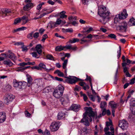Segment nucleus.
<instances>
[{
    "label": "nucleus",
    "mask_w": 135,
    "mask_h": 135,
    "mask_svg": "<svg viewBox=\"0 0 135 135\" xmlns=\"http://www.w3.org/2000/svg\"><path fill=\"white\" fill-rule=\"evenodd\" d=\"M98 14L101 18L99 21L103 24H105L109 21L108 17L111 13L106 7L103 5L99 6L98 8Z\"/></svg>",
    "instance_id": "nucleus-1"
},
{
    "label": "nucleus",
    "mask_w": 135,
    "mask_h": 135,
    "mask_svg": "<svg viewBox=\"0 0 135 135\" xmlns=\"http://www.w3.org/2000/svg\"><path fill=\"white\" fill-rule=\"evenodd\" d=\"M85 108H87L86 112L83 114V118L81 120L80 122L83 123L86 126H89L90 123L88 121V119L90 122H91L92 119L91 117H92L96 119L97 117V112L94 113L92 110L91 108H88V107H86Z\"/></svg>",
    "instance_id": "nucleus-2"
},
{
    "label": "nucleus",
    "mask_w": 135,
    "mask_h": 135,
    "mask_svg": "<svg viewBox=\"0 0 135 135\" xmlns=\"http://www.w3.org/2000/svg\"><path fill=\"white\" fill-rule=\"evenodd\" d=\"M64 87L61 85H59L55 89L53 93V95L55 98H59L61 97L63 94Z\"/></svg>",
    "instance_id": "nucleus-3"
},
{
    "label": "nucleus",
    "mask_w": 135,
    "mask_h": 135,
    "mask_svg": "<svg viewBox=\"0 0 135 135\" xmlns=\"http://www.w3.org/2000/svg\"><path fill=\"white\" fill-rule=\"evenodd\" d=\"M26 84L27 83L26 82H19L16 79H14L13 80V85L14 87H18L20 88H22V86H23V84Z\"/></svg>",
    "instance_id": "nucleus-4"
},
{
    "label": "nucleus",
    "mask_w": 135,
    "mask_h": 135,
    "mask_svg": "<svg viewBox=\"0 0 135 135\" xmlns=\"http://www.w3.org/2000/svg\"><path fill=\"white\" fill-rule=\"evenodd\" d=\"M66 79L65 80L66 82L70 84H75L78 81L77 78L75 77L69 76L66 77Z\"/></svg>",
    "instance_id": "nucleus-5"
},
{
    "label": "nucleus",
    "mask_w": 135,
    "mask_h": 135,
    "mask_svg": "<svg viewBox=\"0 0 135 135\" xmlns=\"http://www.w3.org/2000/svg\"><path fill=\"white\" fill-rule=\"evenodd\" d=\"M118 125L123 130L126 129L128 127V123L124 120H120Z\"/></svg>",
    "instance_id": "nucleus-6"
},
{
    "label": "nucleus",
    "mask_w": 135,
    "mask_h": 135,
    "mask_svg": "<svg viewBox=\"0 0 135 135\" xmlns=\"http://www.w3.org/2000/svg\"><path fill=\"white\" fill-rule=\"evenodd\" d=\"M5 54L6 55V59H7L8 58H9L11 60H14L16 59V56L10 50L8 51V53L7 54L5 53Z\"/></svg>",
    "instance_id": "nucleus-7"
},
{
    "label": "nucleus",
    "mask_w": 135,
    "mask_h": 135,
    "mask_svg": "<svg viewBox=\"0 0 135 135\" xmlns=\"http://www.w3.org/2000/svg\"><path fill=\"white\" fill-rule=\"evenodd\" d=\"M59 128L58 123L55 122H52L50 126L51 130L52 132L57 131Z\"/></svg>",
    "instance_id": "nucleus-8"
},
{
    "label": "nucleus",
    "mask_w": 135,
    "mask_h": 135,
    "mask_svg": "<svg viewBox=\"0 0 135 135\" xmlns=\"http://www.w3.org/2000/svg\"><path fill=\"white\" fill-rule=\"evenodd\" d=\"M15 96L11 94H7L6 95L5 99V102L8 103L12 101L14 99Z\"/></svg>",
    "instance_id": "nucleus-9"
},
{
    "label": "nucleus",
    "mask_w": 135,
    "mask_h": 135,
    "mask_svg": "<svg viewBox=\"0 0 135 135\" xmlns=\"http://www.w3.org/2000/svg\"><path fill=\"white\" fill-rule=\"evenodd\" d=\"M128 15L126 10L124 9L120 14L119 15L118 17L120 19H124L126 18Z\"/></svg>",
    "instance_id": "nucleus-10"
},
{
    "label": "nucleus",
    "mask_w": 135,
    "mask_h": 135,
    "mask_svg": "<svg viewBox=\"0 0 135 135\" xmlns=\"http://www.w3.org/2000/svg\"><path fill=\"white\" fill-rule=\"evenodd\" d=\"M127 27V24L126 22H124L123 23L121 26H119L118 27L119 30L122 31H126Z\"/></svg>",
    "instance_id": "nucleus-11"
},
{
    "label": "nucleus",
    "mask_w": 135,
    "mask_h": 135,
    "mask_svg": "<svg viewBox=\"0 0 135 135\" xmlns=\"http://www.w3.org/2000/svg\"><path fill=\"white\" fill-rule=\"evenodd\" d=\"M130 109L132 113L135 115V100H132L130 103Z\"/></svg>",
    "instance_id": "nucleus-12"
},
{
    "label": "nucleus",
    "mask_w": 135,
    "mask_h": 135,
    "mask_svg": "<svg viewBox=\"0 0 135 135\" xmlns=\"http://www.w3.org/2000/svg\"><path fill=\"white\" fill-rule=\"evenodd\" d=\"M21 21L22 22V25L25 24L29 21L28 17L25 16H24L22 17H21Z\"/></svg>",
    "instance_id": "nucleus-13"
},
{
    "label": "nucleus",
    "mask_w": 135,
    "mask_h": 135,
    "mask_svg": "<svg viewBox=\"0 0 135 135\" xmlns=\"http://www.w3.org/2000/svg\"><path fill=\"white\" fill-rule=\"evenodd\" d=\"M80 108V105L76 104H73L71 107L72 109L75 111H78Z\"/></svg>",
    "instance_id": "nucleus-14"
},
{
    "label": "nucleus",
    "mask_w": 135,
    "mask_h": 135,
    "mask_svg": "<svg viewBox=\"0 0 135 135\" xmlns=\"http://www.w3.org/2000/svg\"><path fill=\"white\" fill-rule=\"evenodd\" d=\"M42 47L41 45L40 44L37 45L35 47L37 52L39 54H41L42 52Z\"/></svg>",
    "instance_id": "nucleus-15"
},
{
    "label": "nucleus",
    "mask_w": 135,
    "mask_h": 135,
    "mask_svg": "<svg viewBox=\"0 0 135 135\" xmlns=\"http://www.w3.org/2000/svg\"><path fill=\"white\" fill-rule=\"evenodd\" d=\"M6 119V115L5 113L0 112V123L3 122Z\"/></svg>",
    "instance_id": "nucleus-16"
},
{
    "label": "nucleus",
    "mask_w": 135,
    "mask_h": 135,
    "mask_svg": "<svg viewBox=\"0 0 135 135\" xmlns=\"http://www.w3.org/2000/svg\"><path fill=\"white\" fill-rule=\"evenodd\" d=\"M40 68H41L44 69L47 72H49L51 70H53V68H51L50 69H48L46 68V65L44 63H40L38 65Z\"/></svg>",
    "instance_id": "nucleus-17"
},
{
    "label": "nucleus",
    "mask_w": 135,
    "mask_h": 135,
    "mask_svg": "<svg viewBox=\"0 0 135 135\" xmlns=\"http://www.w3.org/2000/svg\"><path fill=\"white\" fill-rule=\"evenodd\" d=\"M33 4L32 3H28L23 7V10L25 11H28L29 9L30 8L33 6Z\"/></svg>",
    "instance_id": "nucleus-18"
},
{
    "label": "nucleus",
    "mask_w": 135,
    "mask_h": 135,
    "mask_svg": "<svg viewBox=\"0 0 135 135\" xmlns=\"http://www.w3.org/2000/svg\"><path fill=\"white\" fill-rule=\"evenodd\" d=\"M109 105L110 106L112 109H115L117 108L118 105V104L116 103L113 101L109 102Z\"/></svg>",
    "instance_id": "nucleus-19"
},
{
    "label": "nucleus",
    "mask_w": 135,
    "mask_h": 135,
    "mask_svg": "<svg viewBox=\"0 0 135 135\" xmlns=\"http://www.w3.org/2000/svg\"><path fill=\"white\" fill-rule=\"evenodd\" d=\"M3 63L4 65H7L9 66H11L13 65V63L9 59L4 60L3 62Z\"/></svg>",
    "instance_id": "nucleus-20"
},
{
    "label": "nucleus",
    "mask_w": 135,
    "mask_h": 135,
    "mask_svg": "<svg viewBox=\"0 0 135 135\" xmlns=\"http://www.w3.org/2000/svg\"><path fill=\"white\" fill-rule=\"evenodd\" d=\"M65 117L64 112L61 111L59 112L57 115V118L59 119L63 118Z\"/></svg>",
    "instance_id": "nucleus-21"
},
{
    "label": "nucleus",
    "mask_w": 135,
    "mask_h": 135,
    "mask_svg": "<svg viewBox=\"0 0 135 135\" xmlns=\"http://www.w3.org/2000/svg\"><path fill=\"white\" fill-rule=\"evenodd\" d=\"M87 128L86 127H84L80 131H79L80 134L81 135H85L87 133Z\"/></svg>",
    "instance_id": "nucleus-22"
},
{
    "label": "nucleus",
    "mask_w": 135,
    "mask_h": 135,
    "mask_svg": "<svg viewBox=\"0 0 135 135\" xmlns=\"http://www.w3.org/2000/svg\"><path fill=\"white\" fill-rule=\"evenodd\" d=\"M2 13L5 14L6 16L7 15V14L11 13V12L9 9L7 8H4L2 9Z\"/></svg>",
    "instance_id": "nucleus-23"
},
{
    "label": "nucleus",
    "mask_w": 135,
    "mask_h": 135,
    "mask_svg": "<svg viewBox=\"0 0 135 135\" xmlns=\"http://www.w3.org/2000/svg\"><path fill=\"white\" fill-rule=\"evenodd\" d=\"M35 64V62H27L25 63V62H22L20 63L19 65L22 66H24L26 65H34Z\"/></svg>",
    "instance_id": "nucleus-24"
},
{
    "label": "nucleus",
    "mask_w": 135,
    "mask_h": 135,
    "mask_svg": "<svg viewBox=\"0 0 135 135\" xmlns=\"http://www.w3.org/2000/svg\"><path fill=\"white\" fill-rule=\"evenodd\" d=\"M49 26L51 28H52L57 27V26L56 25L55 22L51 21L49 23Z\"/></svg>",
    "instance_id": "nucleus-25"
},
{
    "label": "nucleus",
    "mask_w": 135,
    "mask_h": 135,
    "mask_svg": "<svg viewBox=\"0 0 135 135\" xmlns=\"http://www.w3.org/2000/svg\"><path fill=\"white\" fill-rule=\"evenodd\" d=\"M65 51L66 49H64V46H58L55 48V50L56 51H60L62 50Z\"/></svg>",
    "instance_id": "nucleus-26"
},
{
    "label": "nucleus",
    "mask_w": 135,
    "mask_h": 135,
    "mask_svg": "<svg viewBox=\"0 0 135 135\" xmlns=\"http://www.w3.org/2000/svg\"><path fill=\"white\" fill-rule=\"evenodd\" d=\"M51 89L50 87H47L45 88L43 90V93L45 94H47L51 91Z\"/></svg>",
    "instance_id": "nucleus-27"
},
{
    "label": "nucleus",
    "mask_w": 135,
    "mask_h": 135,
    "mask_svg": "<svg viewBox=\"0 0 135 135\" xmlns=\"http://www.w3.org/2000/svg\"><path fill=\"white\" fill-rule=\"evenodd\" d=\"M28 83L30 84H31L32 81V79L31 76L29 75H27Z\"/></svg>",
    "instance_id": "nucleus-28"
},
{
    "label": "nucleus",
    "mask_w": 135,
    "mask_h": 135,
    "mask_svg": "<svg viewBox=\"0 0 135 135\" xmlns=\"http://www.w3.org/2000/svg\"><path fill=\"white\" fill-rule=\"evenodd\" d=\"M55 73L57 74L59 76L63 77L64 76L63 73L59 70H56Z\"/></svg>",
    "instance_id": "nucleus-29"
},
{
    "label": "nucleus",
    "mask_w": 135,
    "mask_h": 135,
    "mask_svg": "<svg viewBox=\"0 0 135 135\" xmlns=\"http://www.w3.org/2000/svg\"><path fill=\"white\" fill-rule=\"evenodd\" d=\"M3 89L6 91H9L11 89V86L10 85L7 84L4 86Z\"/></svg>",
    "instance_id": "nucleus-30"
},
{
    "label": "nucleus",
    "mask_w": 135,
    "mask_h": 135,
    "mask_svg": "<svg viewBox=\"0 0 135 135\" xmlns=\"http://www.w3.org/2000/svg\"><path fill=\"white\" fill-rule=\"evenodd\" d=\"M26 29V27H22L20 28H17L16 29H15L13 30V32H15L17 31H19L21 30H23L24 29Z\"/></svg>",
    "instance_id": "nucleus-31"
},
{
    "label": "nucleus",
    "mask_w": 135,
    "mask_h": 135,
    "mask_svg": "<svg viewBox=\"0 0 135 135\" xmlns=\"http://www.w3.org/2000/svg\"><path fill=\"white\" fill-rule=\"evenodd\" d=\"M21 48L22 49V51H23L26 52L28 50V49L27 47L24 45V44L21 46Z\"/></svg>",
    "instance_id": "nucleus-32"
},
{
    "label": "nucleus",
    "mask_w": 135,
    "mask_h": 135,
    "mask_svg": "<svg viewBox=\"0 0 135 135\" xmlns=\"http://www.w3.org/2000/svg\"><path fill=\"white\" fill-rule=\"evenodd\" d=\"M21 22V17H19L16 19L15 20L13 24L16 25L18 23L20 22Z\"/></svg>",
    "instance_id": "nucleus-33"
},
{
    "label": "nucleus",
    "mask_w": 135,
    "mask_h": 135,
    "mask_svg": "<svg viewBox=\"0 0 135 135\" xmlns=\"http://www.w3.org/2000/svg\"><path fill=\"white\" fill-rule=\"evenodd\" d=\"M129 22L131 23L130 24L132 25H135V19L133 18H132L129 20Z\"/></svg>",
    "instance_id": "nucleus-34"
},
{
    "label": "nucleus",
    "mask_w": 135,
    "mask_h": 135,
    "mask_svg": "<svg viewBox=\"0 0 135 135\" xmlns=\"http://www.w3.org/2000/svg\"><path fill=\"white\" fill-rule=\"evenodd\" d=\"M79 39L77 38H74L73 39V40H70L69 42L70 43H75L76 42H78L79 41Z\"/></svg>",
    "instance_id": "nucleus-35"
},
{
    "label": "nucleus",
    "mask_w": 135,
    "mask_h": 135,
    "mask_svg": "<svg viewBox=\"0 0 135 135\" xmlns=\"http://www.w3.org/2000/svg\"><path fill=\"white\" fill-rule=\"evenodd\" d=\"M107 103L105 102H101L100 104V107L101 108L103 109L105 107Z\"/></svg>",
    "instance_id": "nucleus-36"
},
{
    "label": "nucleus",
    "mask_w": 135,
    "mask_h": 135,
    "mask_svg": "<svg viewBox=\"0 0 135 135\" xmlns=\"http://www.w3.org/2000/svg\"><path fill=\"white\" fill-rule=\"evenodd\" d=\"M68 61V60L67 59L64 60V62L62 64V68L63 69H65L66 68Z\"/></svg>",
    "instance_id": "nucleus-37"
},
{
    "label": "nucleus",
    "mask_w": 135,
    "mask_h": 135,
    "mask_svg": "<svg viewBox=\"0 0 135 135\" xmlns=\"http://www.w3.org/2000/svg\"><path fill=\"white\" fill-rule=\"evenodd\" d=\"M52 76L49 74H46L44 78V79L45 80H49L50 79L52 78Z\"/></svg>",
    "instance_id": "nucleus-38"
},
{
    "label": "nucleus",
    "mask_w": 135,
    "mask_h": 135,
    "mask_svg": "<svg viewBox=\"0 0 135 135\" xmlns=\"http://www.w3.org/2000/svg\"><path fill=\"white\" fill-rule=\"evenodd\" d=\"M36 83L38 86H41L42 84V81L41 79H38L37 80Z\"/></svg>",
    "instance_id": "nucleus-39"
},
{
    "label": "nucleus",
    "mask_w": 135,
    "mask_h": 135,
    "mask_svg": "<svg viewBox=\"0 0 135 135\" xmlns=\"http://www.w3.org/2000/svg\"><path fill=\"white\" fill-rule=\"evenodd\" d=\"M33 33V32H32L29 33L27 36V38L30 39H32L33 38L32 35Z\"/></svg>",
    "instance_id": "nucleus-40"
},
{
    "label": "nucleus",
    "mask_w": 135,
    "mask_h": 135,
    "mask_svg": "<svg viewBox=\"0 0 135 135\" xmlns=\"http://www.w3.org/2000/svg\"><path fill=\"white\" fill-rule=\"evenodd\" d=\"M46 58L47 59H49L51 60H54V57L51 55H48L46 56Z\"/></svg>",
    "instance_id": "nucleus-41"
},
{
    "label": "nucleus",
    "mask_w": 135,
    "mask_h": 135,
    "mask_svg": "<svg viewBox=\"0 0 135 135\" xmlns=\"http://www.w3.org/2000/svg\"><path fill=\"white\" fill-rule=\"evenodd\" d=\"M51 12H49L48 11H46L45 12H42L43 13L41 14L40 15V18H41L43 17L45 15H47V14H48L50 13H51Z\"/></svg>",
    "instance_id": "nucleus-42"
},
{
    "label": "nucleus",
    "mask_w": 135,
    "mask_h": 135,
    "mask_svg": "<svg viewBox=\"0 0 135 135\" xmlns=\"http://www.w3.org/2000/svg\"><path fill=\"white\" fill-rule=\"evenodd\" d=\"M62 20L60 18H58L57 19L56 22H55L57 26V25H60L61 23Z\"/></svg>",
    "instance_id": "nucleus-43"
},
{
    "label": "nucleus",
    "mask_w": 135,
    "mask_h": 135,
    "mask_svg": "<svg viewBox=\"0 0 135 135\" xmlns=\"http://www.w3.org/2000/svg\"><path fill=\"white\" fill-rule=\"evenodd\" d=\"M24 43L23 42H17L15 43L14 44V45L16 46H22L23 44Z\"/></svg>",
    "instance_id": "nucleus-44"
},
{
    "label": "nucleus",
    "mask_w": 135,
    "mask_h": 135,
    "mask_svg": "<svg viewBox=\"0 0 135 135\" xmlns=\"http://www.w3.org/2000/svg\"><path fill=\"white\" fill-rule=\"evenodd\" d=\"M44 4V2H42L41 3L39 4L37 6V10H39L41 9L42 6Z\"/></svg>",
    "instance_id": "nucleus-45"
},
{
    "label": "nucleus",
    "mask_w": 135,
    "mask_h": 135,
    "mask_svg": "<svg viewBox=\"0 0 135 135\" xmlns=\"http://www.w3.org/2000/svg\"><path fill=\"white\" fill-rule=\"evenodd\" d=\"M108 36L109 37L111 38L114 39L116 40V36L115 35L113 34H111L108 35Z\"/></svg>",
    "instance_id": "nucleus-46"
},
{
    "label": "nucleus",
    "mask_w": 135,
    "mask_h": 135,
    "mask_svg": "<svg viewBox=\"0 0 135 135\" xmlns=\"http://www.w3.org/2000/svg\"><path fill=\"white\" fill-rule=\"evenodd\" d=\"M119 50L117 51L118 55H117V57L118 58H119L120 57L121 55V48L120 46H119Z\"/></svg>",
    "instance_id": "nucleus-47"
},
{
    "label": "nucleus",
    "mask_w": 135,
    "mask_h": 135,
    "mask_svg": "<svg viewBox=\"0 0 135 135\" xmlns=\"http://www.w3.org/2000/svg\"><path fill=\"white\" fill-rule=\"evenodd\" d=\"M71 45H67L65 46H64V49H71Z\"/></svg>",
    "instance_id": "nucleus-48"
},
{
    "label": "nucleus",
    "mask_w": 135,
    "mask_h": 135,
    "mask_svg": "<svg viewBox=\"0 0 135 135\" xmlns=\"http://www.w3.org/2000/svg\"><path fill=\"white\" fill-rule=\"evenodd\" d=\"M93 31V28L91 27H90L89 28V29L86 30L85 31H84L83 32V33H86L87 32V33H89L91 31Z\"/></svg>",
    "instance_id": "nucleus-49"
},
{
    "label": "nucleus",
    "mask_w": 135,
    "mask_h": 135,
    "mask_svg": "<svg viewBox=\"0 0 135 135\" xmlns=\"http://www.w3.org/2000/svg\"><path fill=\"white\" fill-rule=\"evenodd\" d=\"M47 38V34H45L44 35L42 36V39L41 40L42 41L44 42L46 38Z\"/></svg>",
    "instance_id": "nucleus-50"
},
{
    "label": "nucleus",
    "mask_w": 135,
    "mask_h": 135,
    "mask_svg": "<svg viewBox=\"0 0 135 135\" xmlns=\"http://www.w3.org/2000/svg\"><path fill=\"white\" fill-rule=\"evenodd\" d=\"M81 88L78 85H76L75 88L74 90L75 91H79L80 90Z\"/></svg>",
    "instance_id": "nucleus-51"
},
{
    "label": "nucleus",
    "mask_w": 135,
    "mask_h": 135,
    "mask_svg": "<svg viewBox=\"0 0 135 135\" xmlns=\"http://www.w3.org/2000/svg\"><path fill=\"white\" fill-rule=\"evenodd\" d=\"M39 36V34L38 32L35 33L33 35V37L35 38H37Z\"/></svg>",
    "instance_id": "nucleus-52"
},
{
    "label": "nucleus",
    "mask_w": 135,
    "mask_h": 135,
    "mask_svg": "<svg viewBox=\"0 0 135 135\" xmlns=\"http://www.w3.org/2000/svg\"><path fill=\"white\" fill-rule=\"evenodd\" d=\"M86 80H89L90 84L92 83L91 82V78L90 76H88L87 75H86V78L85 79Z\"/></svg>",
    "instance_id": "nucleus-53"
},
{
    "label": "nucleus",
    "mask_w": 135,
    "mask_h": 135,
    "mask_svg": "<svg viewBox=\"0 0 135 135\" xmlns=\"http://www.w3.org/2000/svg\"><path fill=\"white\" fill-rule=\"evenodd\" d=\"M118 69H117L116 70L115 74V82L114 83L115 84H116V81L117 80V74L118 73Z\"/></svg>",
    "instance_id": "nucleus-54"
},
{
    "label": "nucleus",
    "mask_w": 135,
    "mask_h": 135,
    "mask_svg": "<svg viewBox=\"0 0 135 135\" xmlns=\"http://www.w3.org/2000/svg\"><path fill=\"white\" fill-rule=\"evenodd\" d=\"M66 32H72L73 31V30L72 28H69L68 29H66Z\"/></svg>",
    "instance_id": "nucleus-55"
},
{
    "label": "nucleus",
    "mask_w": 135,
    "mask_h": 135,
    "mask_svg": "<svg viewBox=\"0 0 135 135\" xmlns=\"http://www.w3.org/2000/svg\"><path fill=\"white\" fill-rule=\"evenodd\" d=\"M44 135H50V133L49 131L46 130L44 132Z\"/></svg>",
    "instance_id": "nucleus-56"
},
{
    "label": "nucleus",
    "mask_w": 135,
    "mask_h": 135,
    "mask_svg": "<svg viewBox=\"0 0 135 135\" xmlns=\"http://www.w3.org/2000/svg\"><path fill=\"white\" fill-rule=\"evenodd\" d=\"M89 88V87L88 85H86V84L85 86H84L83 87V89L85 90H86V89H88Z\"/></svg>",
    "instance_id": "nucleus-57"
},
{
    "label": "nucleus",
    "mask_w": 135,
    "mask_h": 135,
    "mask_svg": "<svg viewBox=\"0 0 135 135\" xmlns=\"http://www.w3.org/2000/svg\"><path fill=\"white\" fill-rule=\"evenodd\" d=\"M90 0H84L83 1V4L84 5L88 4V2L89 1H90Z\"/></svg>",
    "instance_id": "nucleus-58"
},
{
    "label": "nucleus",
    "mask_w": 135,
    "mask_h": 135,
    "mask_svg": "<svg viewBox=\"0 0 135 135\" xmlns=\"http://www.w3.org/2000/svg\"><path fill=\"white\" fill-rule=\"evenodd\" d=\"M88 96L89 98L91 99V100L93 101H95V99L94 97H93L92 95H88Z\"/></svg>",
    "instance_id": "nucleus-59"
},
{
    "label": "nucleus",
    "mask_w": 135,
    "mask_h": 135,
    "mask_svg": "<svg viewBox=\"0 0 135 135\" xmlns=\"http://www.w3.org/2000/svg\"><path fill=\"white\" fill-rule=\"evenodd\" d=\"M65 99H64L63 98H61L60 100L62 103V104H63L65 103Z\"/></svg>",
    "instance_id": "nucleus-60"
},
{
    "label": "nucleus",
    "mask_w": 135,
    "mask_h": 135,
    "mask_svg": "<svg viewBox=\"0 0 135 135\" xmlns=\"http://www.w3.org/2000/svg\"><path fill=\"white\" fill-rule=\"evenodd\" d=\"M79 84L80 86L83 87V86L84 85H85L86 83H85L84 82H80L79 83Z\"/></svg>",
    "instance_id": "nucleus-61"
},
{
    "label": "nucleus",
    "mask_w": 135,
    "mask_h": 135,
    "mask_svg": "<svg viewBox=\"0 0 135 135\" xmlns=\"http://www.w3.org/2000/svg\"><path fill=\"white\" fill-rule=\"evenodd\" d=\"M55 78L56 80L58 81H62L63 80V79H62L58 78L57 77H55Z\"/></svg>",
    "instance_id": "nucleus-62"
},
{
    "label": "nucleus",
    "mask_w": 135,
    "mask_h": 135,
    "mask_svg": "<svg viewBox=\"0 0 135 135\" xmlns=\"http://www.w3.org/2000/svg\"><path fill=\"white\" fill-rule=\"evenodd\" d=\"M45 31V30L42 28L40 29L39 31V33L41 34H43Z\"/></svg>",
    "instance_id": "nucleus-63"
},
{
    "label": "nucleus",
    "mask_w": 135,
    "mask_h": 135,
    "mask_svg": "<svg viewBox=\"0 0 135 135\" xmlns=\"http://www.w3.org/2000/svg\"><path fill=\"white\" fill-rule=\"evenodd\" d=\"M105 135H114V134L110 132H108L105 133Z\"/></svg>",
    "instance_id": "nucleus-64"
}]
</instances>
